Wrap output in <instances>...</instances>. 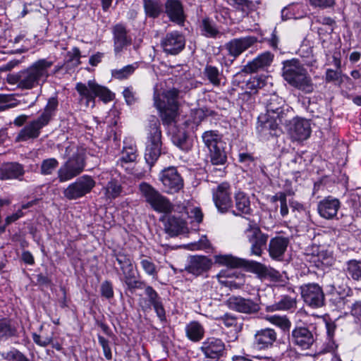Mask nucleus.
<instances>
[{
    "mask_svg": "<svg viewBox=\"0 0 361 361\" xmlns=\"http://www.w3.org/2000/svg\"><path fill=\"white\" fill-rule=\"evenodd\" d=\"M200 351L202 361H219L226 353V345L221 339L211 337L202 343Z\"/></svg>",
    "mask_w": 361,
    "mask_h": 361,
    "instance_id": "nucleus-16",
    "label": "nucleus"
},
{
    "mask_svg": "<svg viewBox=\"0 0 361 361\" xmlns=\"http://www.w3.org/2000/svg\"><path fill=\"white\" fill-rule=\"evenodd\" d=\"M32 339L37 345L42 347H46L52 342V337H43L36 333L32 334Z\"/></svg>",
    "mask_w": 361,
    "mask_h": 361,
    "instance_id": "nucleus-57",
    "label": "nucleus"
},
{
    "mask_svg": "<svg viewBox=\"0 0 361 361\" xmlns=\"http://www.w3.org/2000/svg\"><path fill=\"white\" fill-rule=\"evenodd\" d=\"M282 76L290 86L306 94L314 91V85L311 76L298 59H292L283 62Z\"/></svg>",
    "mask_w": 361,
    "mask_h": 361,
    "instance_id": "nucleus-2",
    "label": "nucleus"
},
{
    "mask_svg": "<svg viewBox=\"0 0 361 361\" xmlns=\"http://www.w3.org/2000/svg\"><path fill=\"white\" fill-rule=\"evenodd\" d=\"M226 305L231 310L244 314L257 313L260 309L258 303L240 296L230 297Z\"/></svg>",
    "mask_w": 361,
    "mask_h": 361,
    "instance_id": "nucleus-22",
    "label": "nucleus"
},
{
    "mask_svg": "<svg viewBox=\"0 0 361 361\" xmlns=\"http://www.w3.org/2000/svg\"><path fill=\"white\" fill-rule=\"evenodd\" d=\"M284 121L267 116H259L257 126V131L259 137L264 140H269L276 138L282 133L279 125Z\"/></svg>",
    "mask_w": 361,
    "mask_h": 361,
    "instance_id": "nucleus-17",
    "label": "nucleus"
},
{
    "mask_svg": "<svg viewBox=\"0 0 361 361\" xmlns=\"http://www.w3.org/2000/svg\"><path fill=\"white\" fill-rule=\"evenodd\" d=\"M58 104L59 102L56 97L49 98L43 112L40 114L39 118L48 125L55 114Z\"/></svg>",
    "mask_w": 361,
    "mask_h": 361,
    "instance_id": "nucleus-40",
    "label": "nucleus"
},
{
    "mask_svg": "<svg viewBox=\"0 0 361 361\" xmlns=\"http://www.w3.org/2000/svg\"><path fill=\"white\" fill-rule=\"evenodd\" d=\"M267 113L262 116L277 119L286 123L292 109L288 106L282 97L273 94L270 96L266 104Z\"/></svg>",
    "mask_w": 361,
    "mask_h": 361,
    "instance_id": "nucleus-14",
    "label": "nucleus"
},
{
    "mask_svg": "<svg viewBox=\"0 0 361 361\" xmlns=\"http://www.w3.org/2000/svg\"><path fill=\"white\" fill-rule=\"evenodd\" d=\"M290 339L294 345L302 350H307L314 345L316 336L308 327L298 326L292 331Z\"/></svg>",
    "mask_w": 361,
    "mask_h": 361,
    "instance_id": "nucleus-20",
    "label": "nucleus"
},
{
    "mask_svg": "<svg viewBox=\"0 0 361 361\" xmlns=\"http://www.w3.org/2000/svg\"><path fill=\"white\" fill-rule=\"evenodd\" d=\"M202 139L209 151L212 164L224 165L227 160V156L225 151L226 143L222 140V135L216 130H207L202 134Z\"/></svg>",
    "mask_w": 361,
    "mask_h": 361,
    "instance_id": "nucleus-7",
    "label": "nucleus"
},
{
    "mask_svg": "<svg viewBox=\"0 0 361 361\" xmlns=\"http://www.w3.org/2000/svg\"><path fill=\"white\" fill-rule=\"evenodd\" d=\"M160 220L164 223V231L170 236L173 237L183 232L185 222L180 218L175 216H164Z\"/></svg>",
    "mask_w": 361,
    "mask_h": 361,
    "instance_id": "nucleus-32",
    "label": "nucleus"
},
{
    "mask_svg": "<svg viewBox=\"0 0 361 361\" xmlns=\"http://www.w3.org/2000/svg\"><path fill=\"white\" fill-rule=\"evenodd\" d=\"M113 256L120 266V269L123 276V281L130 290L142 288L144 283L137 281L130 256L122 251H114Z\"/></svg>",
    "mask_w": 361,
    "mask_h": 361,
    "instance_id": "nucleus-10",
    "label": "nucleus"
},
{
    "mask_svg": "<svg viewBox=\"0 0 361 361\" xmlns=\"http://www.w3.org/2000/svg\"><path fill=\"white\" fill-rule=\"evenodd\" d=\"M290 130L295 139L298 140H306L311 134L310 123L307 119L295 118L293 120Z\"/></svg>",
    "mask_w": 361,
    "mask_h": 361,
    "instance_id": "nucleus-31",
    "label": "nucleus"
},
{
    "mask_svg": "<svg viewBox=\"0 0 361 361\" xmlns=\"http://www.w3.org/2000/svg\"><path fill=\"white\" fill-rule=\"evenodd\" d=\"M244 233L250 245V254L260 257L262 254L263 248L267 245L268 235L263 233L259 226L252 221H250L248 226Z\"/></svg>",
    "mask_w": 361,
    "mask_h": 361,
    "instance_id": "nucleus-13",
    "label": "nucleus"
},
{
    "mask_svg": "<svg viewBox=\"0 0 361 361\" xmlns=\"http://www.w3.org/2000/svg\"><path fill=\"white\" fill-rule=\"evenodd\" d=\"M143 7L149 18H156L163 12V5L160 0H143Z\"/></svg>",
    "mask_w": 361,
    "mask_h": 361,
    "instance_id": "nucleus-38",
    "label": "nucleus"
},
{
    "mask_svg": "<svg viewBox=\"0 0 361 361\" xmlns=\"http://www.w3.org/2000/svg\"><path fill=\"white\" fill-rule=\"evenodd\" d=\"M288 238L276 236L271 238L269 243V254L271 259L281 261L289 245Z\"/></svg>",
    "mask_w": 361,
    "mask_h": 361,
    "instance_id": "nucleus-27",
    "label": "nucleus"
},
{
    "mask_svg": "<svg viewBox=\"0 0 361 361\" xmlns=\"http://www.w3.org/2000/svg\"><path fill=\"white\" fill-rule=\"evenodd\" d=\"M68 62L73 66H78L80 64V51L78 47H73L71 51L67 53Z\"/></svg>",
    "mask_w": 361,
    "mask_h": 361,
    "instance_id": "nucleus-52",
    "label": "nucleus"
},
{
    "mask_svg": "<svg viewBox=\"0 0 361 361\" xmlns=\"http://www.w3.org/2000/svg\"><path fill=\"white\" fill-rule=\"evenodd\" d=\"M59 164L55 158H48L42 160L39 166V173L42 176H51L56 170Z\"/></svg>",
    "mask_w": 361,
    "mask_h": 361,
    "instance_id": "nucleus-44",
    "label": "nucleus"
},
{
    "mask_svg": "<svg viewBox=\"0 0 361 361\" xmlns=\"http://www.w3.org/2000/svg\"><path fill=\"white\" fill-rule=\"evenodd\" d=\"M16 332L15 328L11 326L8 319L6 318L0 319V342L14 336Z\"/></svg>",
    "mask_w": 361,
    "mask_h": 361,
    "instance_id": "nucleus-45",
    "label": "nucleus"
},
{
    "mask_svg": "<svg viewBox=\"0 0 361 361\" xmlns=\"http://www.w3.org/2000/svg\"><path fill=\"white\" fill-rule=\"evenodd\" d=\"M164 12L171 22L178 25H183L185 20L183 4L180 0H166Z\"/></svg>",
    "mask_w": 361,
    "mask_h": 361,
    "instance_id": "nucleus-24",
    "label": "nucleus"
},
{
    "mask_svg": "<svg viewBox=\"0 0 361 361\" xmlns=\"http://www.w3.org/2000/svg\"><path fill=\"white\" fill-rule=\"evenodd\" d=\"M187 337L193 342L202 340L204 335V329L198 322H191L185 326Z\"/></svg>",
    "mask_w": 361,
    "mask_h": 361,
    "instance_id": "nucleus-36",
    "label": "nucleus"
},
{
    "mask_svg": "<svg viewBox=\"0 0 361 361\" xmlns=\"http://www.w3.org/2000/svg\"><path fill=\"white\" fill-rule=\"evenodd\" d=\"M137 67V63H135L127 65L120 69H114L111 71V75L113 78L118 80L126 79L134 73Z\"/></svg>",
    "mask_w": 361,
    "mask_h": 361,
    "instance_id": "nucleus-46",
    "label": "nucleus"
},
{
    "mask_svg": "<svg viewBox=\"0 0 361 361\" xmlns=\"http://www.w3.org/2000/svg\"><path fill=\"white\" fill-rule=\"evenodd\" d=\"M159 179L163 185V191L169 195L180 192L184 186V181L176 167L171 166L162 170Z\"/></svg>",
    "mask_w": 361,
    "mask_h": 361,
    "instance_id": "nucleus-12",
    "label": "nucleus"
},
{
    "mask_svg": "<svg viewBox=\"0 0 361 361\" xmlns=\"http://www.w3.org/2000/svg\"><path fill=\"white\" fill-rule=\"evenodd\" d=\"M235 207L238 212L244 214H250L251 213L250 201L249 197L242 192L235 194Z\"/></svg>",
    "mask_w": 361,
    "mask_h": 361,
    "instance_id": "nucleus-42",
    "label": "nucleus"
},
{
    "mask_svg": "<svg viewBox=\"0 0 361 361\" xmlns=\"http://www.w3.org/2000/svg\"><path fill=\"white\" fill-rule=\"evenodd\" d=\"M213 200L218 211L225 213L232 207L231 192L230 185L227 183H222L213 189Z\"/></svg>",
    "mask_w": 361,
    "mask_h": 361,
    "instance_id": "nucleus-19",
    "label": "nucleus"
},
{
    "mask_svg": "<svg viewBox=\"0 0 361 361\" xmlns=\"http://www.w3.org/2000/svg\"><path fill=\"white\" fill-rule=\"evenodd\" d=\"M102 295L110 299L114 296V290L112 283L109 281H104L101 285Z\"/></svg>",
    "mask_w": 361,
    "mask_h": 361,
    "instance_id": "nucleus-55",
    "label": "nucleus"
},
{
    "mask_svg": "<svg viewBox=\"0 0 361 361\" xmlns=\"http://www.w3.org/2000/svg\"><path fill=\"white\" fill-rule=\"evenodd\" d=\"M161 147L160 123L157 118L152 116L147 127V136L145 151V159L149 167H152L160 157Z\"/></svg>",
    "mask_w": 361,
    "mask_h": 361,
    "instance_id": "nucleus-4",
    "label": "nucleus"
},
{
    "mask_svg": "<svg viewBox=\"0 0 361 361\" xmlns=\"http://www.w3.org/2000/svg\"><path fill=\"white\" fill-rule=\"evenodd\" d=\"M4 358L7 361H30L26 355L16 348L7 352Z\"/></svg>",
    "mask_w": 361,
    "mask_h": 361,
    "instance_id": "nucleus-51",
    "label": "nucleus"
},
{
    "mask_svg": "<svg viewBox=\"0 0 361 361\" xmlns=\"http://www.w3.org/2000/svg\"><path fill=\"white\" fill-rule=\"evenodd\" d=\"M339 208V200L331 197L321 200L317 205L319 215L326 219H331L336 216Z\"/></svg>",
    "mask_w": 361,
    "mask_h": 361,
    "instance_id": "nucleus-28",
    "label": "nucleus"
},
{
    "mask_svg": "<svg viewBox=\"0 0 361 361\" xmlns=\"http://www.w3.org/2000/svg\"><path fill=\"white\" fill-rule=\"evenodd\" d=\"M178 94L179 91L175 88L164 91L161 94L154 90V105L164 125L169 126L176 122L178 115Z\"/></svg>",
    "mask_w": 361,
    "mask_h": 361,
    "instance_id": "nucleus-3",
    "label": "nucleus"
},
{
    "mask_svg": "<svg viewBox=\"0 0 361 361\" xmlns=\"http://www.w3.org/2000/svg\"><path fill=\"white\" fill-rule=\"evenodd\" d=\"M123 144L121 157L116 161V166L124 169L128 173H133L128 164L133 163L137 159V147L135 143L132 141L125 140Z\"/></svg>",
    "mask_w": 361,
    "mask_h": 361,
    "instance_id": "nucleus-23",
    "label": "nucleus"
},
{
    "mask_svg": "<svg viewBox=\"0 0 361 361\" xmlns=\"http://www.w3.org/2000/svg\"><path fill=\"white\" fill-rule=\"evenodd\" d=\"M123 97L126 99V102H127V104L128 105H131L135 102V98L134 94L130 88H128V87L126 88L123 90Z\"/></svg>",
    "mask_w": 361,
    "mask_h": 361,
    "instance_id": "nucleus-63",
    "label": "nucleus"
},
{
    "mask_svg": "<svg viewBox=\"0 0 361 361\" xmlns=\"http://www.w3.org/2000/svg\"><path fill=\"white\" fill-rule=\"evenodd\" d=\"M265 319L283 331H288L291 326V322L286 316L274 314L271 316H267Z\"/></svg>",
    "mask_w": 361,
    "mask_h": 361,
    "instance_id": "nucleus-49",
    "label": "nucleus"
},
{
    "mask_svg": "<svg viewBox=\"0 0 361 361\" xmlns=\"http://www.w3.org/2000/svg\"><path fill=\"white\" fill-rule=\"evenodd\" d=\"M276 333L267 328L257 331L255 334L254 344L259 350L271 347L276 340Z\"/></svg>",
    "mask_w": 361,
    "mask_h": 361,
    "instance_id": "nucleus-30",
    "label": "nucleus"
},
{
    "mask_svg": "<svg viewBox=\"0 0 361 361\" xmlns=\"http://www.w3.org/2000/svg\"><path fill=\"white\" fill-rule=\"evenodd\" d=\"M248 85L250 88L261 89L266 85V78L263 75L254 77L250 80Z\"/></svg>",
    "mask_w": 361,
    "mask_h": 361,
    "instance_id": "nucleus-56",
    "label": "nucleus"
},
{
    "mask_svg": "<svg viewBox=\"0 0 361 361\" xmlns=\"http://www.w3.org/2000/svg\"><path fill=\"white\" fill-rule=\"evenodd\" d=\"M85 166V154L77 149L57 170L59 182H67L78 176L83 172Z\"/></svg>",
    "mask_w": 361,
    "mask_h": 361,
    "instance_id": "nucleus-9",
    "label": "nucleus"
},
{
    "mask_svg": "<svg viewBox=\"0 0 361 361\" xmlns=\"http://www.w3.org/2000/svg\"><path fill=\"white\" fill-rule=\"evenodd\" d=\"M200 31L202 35L206 37L215 38L219 34L215 23L209 18L202 19L200 25Z\"/></svg>",
    "mask_w": 361,
    "mask_h": 361,
    "instance_id": "nucleus-41",
    "label": "nucleus"
},
{
    "mask_svg": "<svg viewBox=\"0 0 361 361\" xmlns=\"http://www.w3.org/2000/svg\"><path fill=\"white\" fill-rule=\"evenodd\" d=\"M211 261L204 256H192L185 270L194 275L198 276L207 271L211 267Z\"/></svg>",
    "mask_w": 361,
    "mask_h": 361,
    "instance_id": "nucleus-33",
    "label": "nucleus"
},
{
    "mask_svg": "<svg viewBox=\"0 0 361 361\" xmlns=\"http://www.w3.org/2000/svg\"><path fill=\"white\" fill-rule=\"evenodd\" d=\"M98 341H99V343L102 347L104 357L107 360H111L112 358V354H111V348L109 347V341L107 339H106L104 337L99 335L98 336Z\"/></svg>",
    "mask_w": 361,
    "mask_h": 361,
    "instance_id": "nucleus-54",
    "label": "nucleus"
},
{
    "mask_svg": "<svg viewBox=\"0 0 361 361\" xmlns=\"http://www.w3.org/2000/svg\"><path fill=\"white\" fill-rule=\"evenodd\" d=\"M47 124L45 123L39 117L27 124L18 133L16 137V141L23 142L30 139H35L40 135V130Z\"/></svg>",
    "mask_w": 361,
    "mask_h": 361,
    "instance_id": "nucleus-25",
    "label": "nucleus"
},
{
    "mask_svg": "<svg viewBox=\"0 0 361 361\" xmlns=\"http://www.w3.org/2000/svg\"><path fill=\"white\" fill-rule=\"evenodd\" d=\"M23 216V212L21 209L18 210L16 213L8 216L5 219L6 225H9L10 224L17 221L20 217Z\"/></svg>",
    "mask_w": 361,
    "mask_h": 361,
    "instance_id": "nucleus-64",
    "label": "nucleus"
},
{
    "mask_svg": "<svg viewBox=\"0 0 361 361\" xmlns=\"http://www.w3.org/2000/svg\"><path fill=\"white\" fill-rule=\"evenodd\" d=\"M54 62L47 59H39L16 73L9 74L7 81L21 90H32L45 82L49 76V70Z\"/></svg>",
    "mask_w": 361,
    "mask_h": 361,
    "instance_id": "nucleus-1",
    "label": "nucleus"
},
{
    "mask_svg": "<svg viewBox=\"0 0 361 361\" xmlns=\"http://www.w3.org/2000/svg\"><path fill=\"white\" fill-rule=\"evenodd\" d=\"M310 4L314 7L327 8L335 4V0H309Z\"/></svg>",
    "mask_w": 361,
    "mask_h": 361,
    "instance_id": "nucleus-58",
    "label": "nucleus"
},
{
    "mask_svg": "<svg viewBox=\"0 0 361 361\" xmlns=\"http://www.w3.org/2000/svg\"><path fill=\"white\" fill-rule=\"evenodd\" d=\"M95 186V181L90 176H82L68 185L63 191L66 198L69 200H75L90 193Z\"/></svg>",
    "mask_w": 361,
    "mask_h": 361,
    "instance_id": "nucleus-11",
    "label": "nucleus"
},
{
    "mask_svg": "<svg viewBox=\"0 0 361 361\" xmlns=\"http://www.w3.org/2000/svg\"><path fill=\"white\" fill-rule=\"evenodd\" d=\"M140 194L152 209L158 213L170 214L173 210V204L168 197L147 183L139 185Z\"/></svg>",
    "mask_w": 361,
    "mask_h": 361,
    "instance_id": "nucleus-6",
    "label": "nucleus"
},
{
    "mask_svg": "<svg viewBox=\"0 0 361 361\" xmlns=\"http://www.w3.org/2000/svg\"><path fill=\"white\" fill-rule=\"evenodd\" d=\"M227 3L237 10L246 12L251 2L249 0H226Z\"/></svg>",
    "mask_w": 361,
    "mask_h": 361,
    "instance_id": "nucleus-53",
    "label": "nucleus"
},
{
    "mask_svg": "<svg viewBox=\"0 0 361 361\" xmlns=\"http://www.w3.org/2000/svg\"><path fill=\"white\" fill-rule=\"evenodd\" d=\"M121 184L116 180L109 181L106 187V193L109 198H116L121 192Z\"/></svg>",
    "mask_w": 361,
    "mask_h": 361,
    "instance_id": "nucleus-50",
    "label": "nucleus"
},
{
    "mask_svg": "<svg viewBox=\"0 0 361 361\" xmlns=\"http://www.w3.org/2000/svg\"><path fill=\"white\" fill-rule=\"evenodd\" d=\"M257 42V38L256 37L246 36L230 40L225 44V47L228 55L236 59Z\"/></svg>",
    "mask_w": 361,
    "mask_h": 361,
    "instance_id": "nucleus-21",
    "label": "nucleus"
},
{
    "mask_svg": "<svg viewBox=\"0 0 361 361\" xmlns=\"http://www.w3.org/2000/svg\"><path fill=\"white\" fill-rule=\"evenodd\" d=\"M302 298L308 306L319 308L324 305L325 295L322 288L317 283H309L300 286Z\"/></svg>",
    "mask_w": 361,
    "mask_h": 361,
    "instance_id": "nucleus-15",
    "label": "nucleus"
},
{
    "mask_svg": "<svg viewBox=\"0 0 361 361\" xmlns=\"http://www.w3.org/2000/svg\"><path fill=\"white\" fill-rule=\"evenodd\" d=\"M296 307V300L290 296L283 295L281 299L271 305L267 306V312H274L278 310H288Z\"/></svg>",
    "mask_w": 361,
    "mask_h": 361,
    "instance_id": "nucleus-37",
    "label": "nucleus"
},
{
    "mask_svg": "<svg viewBox=\"0 0 361 361\" xmlns=\"http://www.w3.org/2000/svg\"><path fill=\"white\" fill-rule=\"evenodd\" d=\"M273 59L274 55L269 51H265L257 56L252 61L247 63L244 66L243 71L247 73H251L264 70L271 65Z\"/></svg>",
    "mask_w": 361,
    "mask_h": 361,
    "instance_id": "nucleus-29",
    "label": "nucleus"
},
{
    "mask_svg": "<svg viewBox=\"0 0 361 361\" xmlns=\"http://www.w3.org/2000/svg\"><path fill=\"white\" fill-rule=\"evenodd\" d=\"M216 262L219 264L226 265L231 268H238L243 266H248L250 269L257 274L261 278H275L279 275V272L272 269H269L265 265L255 261H246L243 259L235 257L231 255H219L216 258Z\"/></svg>",
    "mask_w": 361,
    "mask_h": 361,
    "instance_id": "nucleus-8",
    "label": "nucleus"
},
{
    "mask_svg": "<svg viewBox=\"0 0 361 361\" xmlns=\"http://www.w3.org/2000/svg\"><path fill=\"white\" fill-rule=\"evenodd\" d=\"M190 217L194 219L197 223H200L203 219V214L200 208L195 207L191 209Z\"/></svg>",
    "mask_w": 361,
    "mask_h": 361,
    "instance_id": "nucleus-62",
    "label": "nucleus"
},
{
    "mask_svg": "<svg viewBox=\"0 0 361 361\" xmlns=\"http://www.w3.org/2000/svg\"><path fill=\"white\" fill-rule=\"evenodd\" d=\"M75 90L80 94V101L85 99L87 106L91 104L92 107H93L97 97L105 103L114 99V94L108 88L99 85L94 80H89L87 84L78 82L75 85Z\"/></svg>",
    "mask_w": 361,
    "mask_h": 361,
    "instance_id": "nucleus-5",
    "label": "nucleus"
},
{
    "mask_svg": "<svg viewBox=\"0 0 361 361\" xmlns=\"http://www.w3.org/2000/svg\"><path fill=\"white\" fill-rule=\"evenodd\" d=\"M347 273L355 281H361V261L352 259L347 262Z\"/></svg>",
    "mask_w": 361,
    "mask_h": 361,
    "instance_id": "nucleus-48",
    "label": "nucleus"
},
{
    "mask_svg": "<svg viewBox=\"0 0 361 361\" xmlns=\"http://www.w3.org/2000/svg\"><path fill=\"white\" fill-rule=\"evenodd\" d=\"M140 265L144 271L149 276L153 278H157L158 274V269L155 264L152 262V259L149 257L142 255L140 257Z\"/></svg>",
    "mask_w": 361,
    "mask_h": 361,
    "instance_id": "nucleus-47",
    "label": "nucleus"
},
{
    "mask_svg": "<svg viewBox=\"0 0 361 361\" xmlns=\"http://www.w3.org/2000/svg\"><path fill=\"white\" fill-rule=\"evenodd\" d=\"M145 294L148 297L149 302L153 306L157 317L161 321H165V310L158 293L152 286H147L145 288Z\"/></svg>",
    "mask_w": 361,
    "mask_h": 361,
    "instance_id": "nucleus-35",
    "label": "nucleus"
},
{
    "mask_svg": "<svg viewBox=\"0 0 361 361\" xmlns=\"http://www.w3.org/2000/svg\"><path fill=\"white\" fill-rule=\"evenodd\" d=\"M279 201L280 202V213L284 217L288 214V207L285 193H279Z\"/></svg>",
    "mask_w": 361,
    "mask_h": 361,
    "instance_id": "nucleus-59",
    "label": "nucleus"
},
{
    "mask_svg": "<svg viewBox=\"0 0 361 361\" xmlns=\"http://www.w3.org/2000/svg\"><path fill=\"white\" fill-rule=\"evenodd\" d=\"M173 143L183 151H189L192 147V143L185 131L178 130L172 135Z\"/></svg>",
    "mask_w": 361,
    "mask_h": 361,
    "instance_id": "nucleus-43",
    "label": "nucleus"
},
{
    "mask_svg": "<svg viewBox=\"0 0 361 361\" xmlns=\"http://www.w3.org/2000/svg\"><path fill=\"white\" fill-rule=\"evenodd\" d=\"M25 173L23 166L16 162L7 163L0 168V179H18Z\"/></svg>",
    "mask_w": 361,
    "mask_h": 361,
    "instance_id": "nucleus-34",
    "label": "nucleus"
},
{
    "mask_svg": "<svg viewBox=\"0 0 361 361\" xmlns=\"http://www.w3.org/2000/svg\"><path fill=\"white\" fill-rule=\"evenodd\" d=\"M163 51L167 55H177L185 46V39L183 34L178 31L167 33L160 42Z\"/></svg>",
    "mask_w": 361,
    "mask_h": 361,
    "instance_id": "nucleus-18",
    "label": "nucleus"
},
{
    "mask_svg": "<svg viewBox=\"0 0 361 361\" xmlns=\"http://www.w3.org/2000/svg\"><path fill=\"white\" fill-rule=\"evenodd\" d=\"M341 78V73L332 69H328L326 72V80L327 82H332L338 80Z\"/></svg>",
    "mask_w": 361,
    "mask_h": 361,
    "instance_id": "nucleus-61",
    "label": "nucleus"
},
{
    "mask_svg": "<svg viewBox=\"0 0 361 361\" xmlns=\"http://www.w3.org/2000/svg\"><path fill=\"white\" fill-rule=\"evenodd\" d=\"M114 47L116 54H119L131 44V38L128 35L126 27L122 24H116L112 28Z\"/></svg>",
    "mask_w": 361,
    "mask_h": 361,
    "instance_id": "nucleus-26",
    "label": "nucleus"
},
{
    "mask_svg": "<svg viewBox=\"0 0 361 361\" xmlns=\"http://www.w3.org/2000/svg\"><path fill=\"white\" fill-rule=\"evenodd\" d=\"M204 75L214 86L220 85L223 78V73L216 66L206 65L204 69Z\"/></svg>",
    "mask_w": 361,
    "mask_h": 361,
    "instance_id": "nucleus-39",
    "label": "nucleus"
},
{
    "mask_svg": "<svg viewBox=\"0 0 361 361\" xmlns=\"http://www.w3.org/2000/svg\"><path fill=\"white\" fill-rule=\"evenodd\" d=\"M221 319L222 320L224 325L228 327L235 326L237 324L236 318L229 314H225L221 317Z\"/></svg>",
    "mask_w": 361,
    "mask_h": 361,
    "instance_id": "nucleus-60",
    "label": "nucleus"
}]
</instances>
